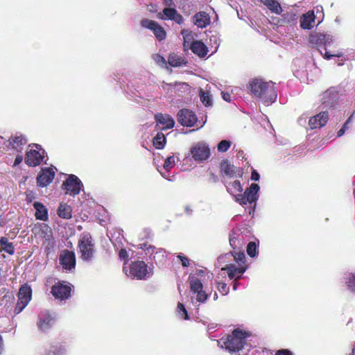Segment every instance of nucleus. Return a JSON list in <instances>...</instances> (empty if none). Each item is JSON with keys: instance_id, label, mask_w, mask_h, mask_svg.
Instances as JSON below:
<instances>
[{"instance_id": "obj_57", "label": "nucleus", "mask_w": 355, "mask_h": 355, "mask_svg": "<svg viewBox=\"0 0 355 355\" xmlns=\"http://www.w3.org/2000/svg\"><path fill=\"white\" fill-rule=\"evenodd\" d=\"M275 355H293V354L290 350L284 349L277 350Z\"/></svg>"}, {"instance_id": "obj_56", "label": "nucleus", "mask_w": 355, "mask_h": 355, "mask_svg": "<svg viewBox=\"0 0 355 355\" xmlns=\"http://www.w3.org/2000/svg\"><path fill=\"white\" fill-rule=\"evenodd\" d=\"M119 256L121 259L125 260L128 257L127 250L125 249H121L119 252Z\"/></svg>"}, {"instance_id": "obj_41", "label": "nucleus", "mask_w": 355, "mask_h": 355, "mask_svg": "<svg viewBox=\"0 0 355 355\" xmlns=\"http://www.w3.org/2000/svg\"><path fill=\"white\" fill-rule=\"evenodd\" d=\"M195 294L196 295V297H191V302L195 306L197 303H205L209 297V295L203 289L196 292Z\"/></svg>"}, {"instance_id": "obj_18", "label": "nucleus", "mask_w": 355, "mask_h": 355, "mask_svg": "<svg viewBox=\"0 0 355 355\" xmlns=\"http://www.w3.org/2000/svg\"><path fill=\"white\" fill-rule=\"evenodd\" d=\"M55 171L52 168H42L37 178V184L39 187H44L49 185L53 180Z\"/></svg>"}, {"instance_id": "obj_52", "label": "nucleus", "mask_w": 355, "mask_h": 355, "mask_svg": "<svg viewBox=\"0 0 355 355\" xmlns=\"http://www.w3.org/2000/svg\"><path fill=\"white\" fill-rule=\"evenodd\" d=\"M178 258L180 259L183 267H188L189 266V259L183 254H178Z\"/></svg>"}, {"instance_id": "obj_43", "label": "nucleus", "mask_w": 355, "mask_h": 355, "mask_svg": "<svg viewBox=\"0 0 355 355\" xmlns=\"http://www.w3.org/2000/svg\"><path fill=\"white\" fill-rule=\"evenodd\" d=\"M232 142L229 140H222L217 145V150L220 153H225L230 148Z\"/></svg>"}, {"instance_id": "obj_49", "label": "nucleus", "mask_w": 355, "mask_h": 355, "mask_svg": "<svg viewBox=\"0 0 355 355\" xmlns=\"http://www.w3.org/2000/svg\"><path fill=\"white\" fill-rule=\"evenodd\" d=\"M162 89L166 92V94L172 96L173 94V84L166 83L163 82L162 84Z\"/></svg>"}, {"instance_id": "obj_24", "label": "nucleus", "mask_w": 355, "mask_h": 355, "mask_svg": "<svg viewBox=\"0 0 355 355\" xmlns=\"http://www.w3.org/2000/svg\"><path fill=\"white\" fill-rule=\"evenodd\" d=\"M10 145L17 152H21L27 143L26 138L22 135H16L9 139Z\"/></svg>"}, {"instance_id": "obj_2", "label": "nucleus", "mask_w": 355, "mask_h": 355, "mask_svg": "<svg viewBox=\"0 0 355 355\" xmlns=\"http://www.w3.org/2000/svg\"><path fill=\"white\" fill-rule=\"evenodd\" d=\"M252 94L268 105L274 103L277 96L275 83L272 81H264L261 78H254L250 83Z\"/></svg>"}, {"instance_id": "obj_62", "label": "nucleus", "mask_w": 355, "mask_h": 355, "mask_svg": "<svg viewBox=\"0 0 355 355\" xmlns=\"http://www.w3.org/2000/svg\"><path fill=\"white\" fill-rule=\"evenodd\" d=\"M163 1H164V4L166 6H168V8L174 5L173 0H163Z\"/></svg>"}, {"instance_id": "obj_47", "label": "nucleus", "mask_w": 355, "mask_h": 355, "mask_svg": "<svg viewBox=\"0 0 355 355\" xmlns=\"http://www.w3.org/2000/svg\"><path fill=\"white\" fill-rule=\"evenodd\" d=\"M218 291L223 295H227L229 293V287L227 284L223 282H218L216 283Z\"/></svg>"}, {"instance_id": "obj_54", "label": "nucleus", "mask_w": 355, "mask_h": 355, "mask_svg": "<svg viewBox=\"0 0 355 355\" xmlns=\"http://www.w3.org/2000/svg\"><path fill=\"white\" fill-rule=\"evenodd\" d=\"M42 232H45L46 240L50 239V238L52 236V233H51V230L49 228V227H48L47 225H45L43 227Z\"/></svg>"}, {"instance_id": "obj_35", "label": "nucleus", "mask_w": 355, "mask_h": 355, "mask_svg": "<svg viewBox=\"0 0 355 355\" xmlns=\"http://www.w3.org/2000/svg\"><path fill=\"white\" fill-rule=\"evenodd\" d=\"M67 349L62 345H56L51 346L49 349L46 350L42 355H66Z\"/></svg>"}, {"instance_id": "obj_36", "label": "nucleus", "mask_w": 355, "mask_h": 355, "mask_svg": "<svg viewBox=\"0 0 355 355\" xmlns=\"http://www.w3.org/2000/svg\"><path fill=\"white\" fill-rule=\"evenodd\" d=\"M181 34L183 37L184 42H183V46L184 50L189 49L190 47V45L193 42H194V35L193 33L189 31V30H182L181 31Z\"/></svg>"}, {"instance_id": "obj_16", "label": "nucleus", "mask_w": 355, "mask_h": 355, "mask_svg": "<svg viewBox=\"0 0 355 355\" xmlns=\"http://www.w3.org/2000/svg\"><path fill=\"white\" fill-rule=\"evenodd\" d=\"M220 169L225 175L230 178H241L243 174V171L241 168L235 166L227 159L223 160L220 163Z\"/></svg>"}, {"instance_id": "obj_55", "label": "nucleus", "mask_w": 355, "mask_h": 355, "mask_svg": "<svg viewBox=\"0 0 355 355\" xmlns=\"http://www.w3.org/2000/svg\"><path fill=\"white\" fill-rule=\"evenodd\" d=\"M343 55V53L341 52L337 53L335 54H330L328 51H325V53L324 55V58L327 60H330L333 57H341Z\"/></svg>"}, {"instance_id": "obj_15", "label": "nucleus", "mask_w": 355, "mask_h": 355, "mask_svg": "<svg viewBox=\"0 0 355 355\" xmlns=\"http://www.w3.org/2000/svg\"><path fill=\"white\" fill-rule=\"evenodd\" d=\"M71 291V288L69 284L58 283L53 286L51 293L56 299L64 300L70 297Z\"/></svg>"}, {"instance_id": "obj_44", "label": "nucleus", "mask_w": 355, "mask_h": 355, "mask_svg": "<svg viewBox=\"0 0 355 355\" xmlns=\"http://www.w3.org/2000/svg\"><path fill=\"white\" fill-rule=\"evenodd\" d=\"M177 312L180 318L184 320H188L189 318L187 311L186 310L184 304L181 302H179L178 304Z\"/></svg>"}, {"instance_id": "obj_8", "label": "nucleus", "mask_w": 355, "mask_h": 355, "mask_svg": "<svg viewBox=\"0 0 355 355\" xmlns=\"http://www.w3.org/2000/svg\"><path fill=\"white\" fill-rule=\"evenodd\" d=\"M31 287L26 284L21 286L18 293V301L14 310L15 314L17 315L24 309L31 301Z\"/></svg>"}, {"instance_id": "obj_9", "label": "nucleus", "mask_w": 355, "mask_h": 355, "mask_svg": "<svg viewBox=\"0 0 355 355\" xmlns=\"http://www.w3.org/2000/svg\"><path fill=\"white\" fill-rule=\"evenodd\" d=\"M189 153L192 158L198 162H202L210 156V149L205 142H198L194 144L191 148Z\"/></svg>"}, {"instance_id": "obj_5", "label": "nucleus", "mask_w": 355, "mask_h": 355, "mask_svg": "<svg viewBox=\"0 0 355 355\" xmlns=\"http://www.w3.org/2000/svg\"><path fill=\"white\" fill-rule=\"evenodd\" d=\"M45 150L38 144L29 145L26 150L24 161L30 166L40 165L46 156Z\"/></svg>"}, {"instance_id": "obj_6", "label": "nucleus", "mask_w": 355, "mask_h": 355, "mask_svg": "<svg viewBox=\"0 0 355 355\" xmlns=\"http://www.w3.org/2000/svg\"><path fill=\"white\" fill-rule=\"evenodd\" d=\"M260 187L259 184L252 183L250 186L247 188L244 193L239 194L236 196V202L239 203L241 205H245L248 203L253 205V210L256 207L257 201L259 199V191Z\"/></svg>"}, {"instance_id": "obj_14", "label": "nucleus", "mask_w": 355, "mask_h": 355, "mask_svg": "<svg viewBox=\"0 0 355 355\" xmlns=\"http://www.w3.org/2000/svg\"><path fill=\"white\" fill-rule=\"evenodd\" d=\"M157 17L162 20H172L178 24L184 22L182 16L173 8H165L162 12L157 14Z\"/></svg>"}, {"instance_id": "obj_60", "label": "nucleus", "mask_w": 355, "mask_h": 355, "mask_svg": "<svg viewBox=\"0 0 355 355\" xmlns=\"http://www.w3.org/2000/svg\"><path fill=\"white\" fill-rule=\"evenodd\" d=\"M22 160H23V156L21 155H17V157L15 159L14 165L17 166V165L19 164L22 162Z\"/></svg>"}, {"instance_id": "obj_17", "label": "nucleus", "mask_w": 355, "mask_h": 355, "mask_svg": "<svg viewBox=\"0 0 355 355\" xmlns=\"http://www.w3.org/2000/svg\"><path fill=\"white\" fill-rule=\"evenodd\" d=\"M55 319L47 311H42L38 315L37 327L42 331H48L54 324Z\"/></svg>"}, {"instance_id": "obj_37", "label": "nucleus", "mask_w": 355, "mask_h": 355, "mask_svg": "<svg viewBox=\"0 0 355 355\" xmlns=\"http://www.w3.org/2000/svg\"><path fill=\"white\" fill-rule=\"evenodd\" d=\"M345 283L349 291L355 293V272H347L344 276Z\"/></svg>"}, {"instance_id": "obj_42", "label": "nucleus", "mask_w": 355, "mask_h": 355, "mask_svg": "<svg viewBox=\"0 0 355 355\" xmlns=\"http://www.w3.org/2000/svg\"><path fill=\"white\" fill-rule=\"evenodd\" d=\"M183 59L176 55V54H171L168 57V62L172 67H180L183 64Z\"/></svg>"}, {"instance_id": "obj_19", "label": "nucleus", "mask_w": 355, "mask_h": 355, "mask_svg": "<svg viewBox=\"0 0 355 355\" xmlns=\"http://www.w3.org/2000/svg\"><path fill=\"white\" fill-rule=\"evenodd\" d=\"M155 119L157 125L159 126V128L162 130L171 129L175 125L173 119L168 114L159 113L155 116Z\"/></svg>"}, {"instance_id": "obj_7", "label": "nucleus", "mask_w": 355, "mask_h": 355, "mask_svg": "<svg viewBox=\"0 0 355 355\" xmlns=\"http://www.w3.org/2000/svg\"><path fill=\"white\" fill-rule=\"evenodd\" d=\"M138 248L144 250L146 254L153 259L157 264H164L167 259V252L164 249L157 248L146 242L139 243Z\"/></svg>"}, {"instance_id": "obj_3", "label": "nucleus", "mask_w": 355, "mask_h": 355, "mask_svg": "<svg viewBox=\"0 0 355 355\" xmlns=\"http://www.w3.org/2000/svg\"><path fill=\"white\" fill-rule=\"evenodd\" d=\"M78 249L80 258L84 261L90 262L93 260L96 250L94 241L89 233L81 234L78 241Z\"/></svg>"}, {"instance_id": "obj_53", "label": "nucleus", "mask_w": 355, "mask_h": 355, "mask_svg": "<svg viewBox=\"0 0 355 355\" xmlns=\"http://www.w3.org/2000/svg\"><path fill=\"white\" fill-rule=\"evenodd\" d=\"M152 236L151 231L149 229H144L140 234L141 239H150Z\"/></svg>"}, {"instance_id": "obj_21", "label": "nucleus", "mask_w": 355, "mask_h": 355, "mask_svg": "<svg viewBox=\"0 0 355 355\" xmlns=\"http://www.w3.org/2000/svg\"><path fill=\"white\" fill-rule=\"evenodd\" d=\"M328 119V113L327 112H322L309 119V125L311 129L320 128L327 123Z\"/></svg>"}, {"instance_id": "obj_58", "label": "nucleus", "mask_w": 355, "mask_h": 355, "mask_svg": "<svg viewBox=\"0 0 355 355\" xmlns=\"http://www.w3.org/2000/svg\"><path fill=\"white\" fill-rule=\"evenodd\" d=\"M260 175L259 173L257 171L253 170L251 174V180L254 181H258Z\"/></svg>"}, {"instance_id": "obj_50", "label": "nucleus", "mask_w": 355, "mask_h": 355, "mask_svg": "<svg viewBox=\"0 0 355 355\" xmlns=\"http://www.w3.org/2000/svg\"><path fill=\"white\" fill-rule=\"evenodd\" d=\"M322 44H323L325 48L330 46L331 44L333 42V38L330 35H324L322 34Z\"/></svg>"}, {"instance_id": "obj_34", "label": "nucleus", "mask_w": 355, "mask_h": 355, "mask_svg": "<svg viewBox=\"0 0 355 355\" xmlns=\"http://www.w3.org/2000/svg\"><path fill=\"white\" fill-rule=\"evenodd\" d=\"M262 3L267 6V8L272 12L280 15L282 12L281 5L276 0H259Z\"/></svg>"}, {"instance_id": "obj_46", "label": "nucleus", "mask_w": 355, "mask_h": 355, "mask_svg": "<svg viewBox=\"0 0 355 355\" xmlns=\"http://www.w3.org/2000/svg\"><path fill=\"white\" fill-rule=\"evenodd\" d=\"M247 253L251 257H254L257 254V245L254 242H250L247 245Z\"/></svg>"}, {"instance_id": "obj_11", "label": "nucleus", "mask_w": 355, "mask_h": 355, "mask_svg": "<svg viewBox=\"0 0 355 355\" xmlns=\"http://www.w3.org/2000/svg\"><path fill=\"white\" fill-rule=\"evenodd\" d=\"M59 261L64 270L71 271L75 268L76 263L75 253L68 250L61 251Z\"/></svg>"}, {"instance_id": "obj_10", "label": "nucleus", "mask_w": 355, "mask_h": 355, "mask_svg": "<svg viewBox=\"0 0 355 355\" xmlns=\"http://www.w3.org/2000/svg\"><path fill=\"white\" fill-rule=\"evenodd\" d=\"M62 187L66 190V193L74 196L80 193L83 184L75 175H70L64 182Z\"/></svg>"}, {"instance_id": "obj_64", "label": "nucleus", "mask_w": 355, "mask_h": 355, "mask_svg": "<svg viewBox=\"0 0 355 355\" xmlns=\"http://www.w3.org/2000/svg\"><path fill=\"white\" fill-rule=\"evenodd\" d=\"M196 277L198 276H204L205 275V271L203 270H198L196 271V273L194 274Z\"/></svg>"}, {"instance_id": "obj_59", "label": "nucleus", "mask_w": 355, "mask_h": 355, "mask_svg": "<svg viewBox=\"0 0 355 355\" xmlns=\"http://www.w3.org/2000/svg\"><path fill=\"white\" fill-rule=\"evenodd\" d=\"M221 94H222V98L224 101H225L227 102L231 101V95L229 93L222 92Z\"/></svg>"}, {"instance_id": "obj_38", "label": "nucleus", "mask_w": 355, "mask_h": 355, "mask_svg": "<svg viewBox=\"0 0 355 355\" xmlns=\"http://www.w3.org/2000/svg\"><path fill=\"white\" fill-rule=\"evenodd\" d=\"M58 214L60 218L69 219L71 218V207L66 204H60L58 209Z\"/></svg>"}, {"instance_id": "obj_48", "label": "nucleus", "mask_w": 355, "mask_h": 355, "mask_svg": "<svg viewBox=\"0 0 355 355\" xmlns=\"http://www.w3.org/2000/svg\"><path fill=\"white\" fill-rule=\"evenodd\" d=\"M322 34H312L309 37V42L311 44L322 45Z\"/></svg>"}, {"instance_id": "obj_25", "label": "nucleus", "mask_w": 355, "mask_h": 355, "mask_svg": "<svg viewBox=\"0 0 355 355\" xmlns=\"http://www.w3.org/2000/svg\"><path fill=\"white\" fill-rule=\"evenodd\" d=\"M243 235L240 233L233 231L230 235V245L232 248V251H236L243 248L244 242Z\"/></svg>"}, {"instance_id": "obj_20", "label": "nucleus", "mask_w": 355, "mask_h": 355, "mask_svg": "<svg viewBox=\"0 0 355 355\" xmlns=\"http://www.w3.org/2000/svg\"><path fill=\"white\" fill-rule=\"evenodd\" d=\"M338 91L335 87L326 90L321 96V101L325 107H331L338 99Z\"/></svg>"}, {"instance_id": "obj_23", "label": "nucleus", "mask_w": 355, "mask_h": 355, "mask_svg": "<svg viewBox=\"0 0 355 355\" xmlns=\"http://www.w3.org/2000/svg\"><path fill=\"white\" fill-rule=\"evenodd\" d=\"M232 256L235 261L238 263V266H245V255L243 252V248L236 251H232L230 253H227L218 257V261H223V259L227 257Z\"/></svg>"}, {"instance_id": "obj_28", "label": "nucleus", "mask_w": 355, "mask_h": 355, "mask_svg": "<svg viewBox=\"0 0 355 355\" xmlns=\"http://www.w3.org/2000/svg\"><path fill=\"white\" fill-rule=\"evenodd\" d=\"M179 161L178 157H175L174 155L168 156L164 161L163 168L165 170V172L160 171V174L162 176L169 180L172 181L173 179L169 178L168 175V173L174 167L175 163Z\"/></svg>"}, {"instance_id": "obj_12", "label": "nucleus", "mask_w": 355, "mask_h": 355, "mask_svg": "<svg viewBox=\"0 0 355 355\" xmlns=\"http://www.w3.org/2000/svg\"><path fill=\"white\" fill-rule=\"evenodd\" d=\"M178 121L183 126L193 127L197 125L196 115L188 109H182L178 113Z\"/></svg>"}, {"instance_id": "obj_63", "label": "nucleus", "mask_w": 355, "mask_h": 355, "mask_svg": "<svg viewBox=\"0 0 355 355\" xmlns=\"http://www.w3.org/2000/svg\"><path fill=\"white\" fill-rule=\"evenodd\" d=\"M345 130L346 129L345 128V127H342L337 132V137H342L345 132Z\"/></svg>"}, {"instance_id": "obj_31", "label": "nucleus", "mask_w": 355, "mask_h": 355, "mask_svg": "<svg viewBox=\"0 0 355 355\" xmlns=\"http://www.w3.org/2000/svg\"><path fill=\"white\" fill-rule=\"evenodd\" d=\"M188 282L190 285L191 291L193 293H196L203 289L202 281L195 275H190L188 278Z\"/></svg>"}, {"instance_id": "obj_32", "label": "nucleus", "mask_w": 355, "mask_h": 355, "mask_svg": "<svg viewBox=\"0 0 355 355\" xmlns=\"http://www.w3.org/2000/svg\"><path fill=\"white\" fill-rule=\"evenodd\" d=\"M227 191L229 193L234 196L236 200V196L242 194L243 187L240 181L235 180L226 186Z\"/></svg>"}, {"instance_id": "obj_45", "label": "nucleus", "mask_w": 355, "mask_h": 355, "mask_svg": "<svg viewBox=\"0 0 355 355\" xmlns=\"http://www.w3.org/2000/svg\"><path fill=\"white\" fill-rule=\"evenodd\" d=\"M189 85L185 83H175L173 84V93H178L181 91L188 90Z\"/></svg>"}, {"instance_id": "obj_51", "label": "nucleus", "mask_w": 355, "mask_h": 355, "mask_svg": "<svg viewBox=\"0 0 355 355\" xmlns=\"http://www.w3.org/2000/svg\"><path fill=\"white\" fill-rule=\"evenodd\" d=\"M153 60H155V62L159 64V65H161V66H164L166 64V60L165 58L159 55V54H155L153 55Z\"/></svg>"}, {"instance_id": "obj_22", "label": "nucleus", "mask_w": 355, "mask_h": 355, "mask_svg": "<svg viewBox=\"0 0 355 355\" xmlns=\"http://www.w3.org/2000/svg\"><path fill=\"white\" fill-rule=\"evenodd\" d=\"M247 267L245 266H241V267H239L234 264H228L225 268H222V270H227L228 277L230 279H235V280L241 279Z\"/></svg>"}, {"instance_id": "obj_40", "label": "nucleus", "mask_w": 355, "mask_h": 355, "mask_svg": "<svg viewBox=\"0 0 355 355\" xmlns=\"http://www.w3.org/2000/svg\"><path fill=\"white\" fill-rule=\"evenodd\" d=\"M166 144V138L161 132H157L153 139V146L157 149H162Z\"/></svg>"}, {"instance_id": "obj_26", "label": "nucleus", "mask_w": 355, "mask_h": 355, "mask_svg": "<svg viewBox=\"0 0 355 355\" xmlns=\"http://www.w3.org/2000/svg\"><path fill=\"white\" fill-rule=\"evenodd\" d=\"M189 49H191L194 54L197 55L200 58L205 57L208 53V48L207 46L202 41L199 40L194 41V42L190 45Z\"/></svg>"}, {"instance_id": "obj_39", "label": "nucleus", "mask_w": 355, "mask_h": 355, "mask_svg": "<svg viewBox=\"0 0 355 355\" xmlns=\"http://www.w3.org/2000/svg\"><path fill=\"white\" fill-rule=\"evenodd\" d=\"M0 245L3 250L8 253L9 254H13L15 253V247L12 243L8 241L6 237H1L0 239Z\"/></svg>"}, {"instance_id": "obj_4", "label": "nucleus", "mask_w": 355, "mask_h": 355, "mask_svg": "<svg viewBox=\"0 0 355 355\" xmlns=\"http://www.w3.org/2000/svg\"><path fill=\"white\" fill-rule=\"evenodd\" d=\"M123 270L128 277L137 279H146L153 275V270L144 261H132L129 266V270L126 266H123Z\"/></svg>"}, {"instance_id": "obj_61", "label": "nucleus", "mask_w": 355, "mask_h": 355, "mask_svg": "<svg viewBox=\"0 0 355 355\" xmlns=\"http://www.w3.org/2000/svg\"><path fill=\"white\" fill-rule=\"evenodd\" d=\"M210 41L214 42V44L216 45V47H215V51H216V50H217V49H218V47L219 46V42L218 41L217 37L216 36H211L210 37Z\"/></svg>"}, {"instance_id": "obj_33", "label": "nucleus", "mask_w": 355, "mask_h": 355, "mask_svg": "<svg viewBox=\"0 0 355 355\" xmlns=\"http://www.w3.org/2000/svg\"><path fill=\"white\" fill-rule=\"evenodd\" d=\"M210 87L208 85L205 89H200L199 92V96L201 102L206 106H211L212 105V96L210 94Z\"/></svg>"}, {"instance_id": "obj_27", "label": "nucleus", "mask_w": 355, "mask_h": 355, "mask_svg": "<svg viewBox=\"0 0 355 355\" xmlns=\"http://www.w3.org/2000/svg\"><path fill=\"white\" fill-rule=\"evenodd\" d=\"M315 23V15L313 11H309L300 18V27L303 29L310 30Z\"/></svg>"}, {"instance_id": "obj_29", "label": "nucleus", "mask_w": 355, "mask_h": 355, "mask_svg": "<svg viewBox=\"0 0 355 355\" xmlns=\"http://www.w3.org/2000/svg\"><path fill=\"white\" fill-rule=\"evenodd\" d=\"M33 205L35 209V216L36 219L46 221L49 219V215L46 207L40 202H35Z\"/></svg>"}, {"instance_id": "obj_1", "label": "nucleus", "mask_w": 355, "mask_h": 355, "mask_svg": "<svg viewBox=\"0 0 355 355\" xmlns=\"http://www.w3.org/2000/svg\"><path fill=\"white\" fill-rule=\"evenodd\" d=\"M250 336L249 331L237 328L227 337L217 340L218 345L230 353L236 352L239 355H248L252 347L248 340Z\"/></svg>"}, {"instance_id": "obj_13", "label": "nucleus", "mask_w": 355, "mask_h": 355, "mask_svg": "<svg viewBox=\"0 0 355 355\" xmlns=\"http://www.w3.org/2000/svg\"><path fill=\"white\" fill-rule=\"evenodd\" d=\"M141 26L153 31L158 40L161 41L166 38V34L164 29L157 21L148 19H144L141 21Z\"/></svg>"}, {"instance_id": "obj_30", "label": "nucleus", "mask_w": 355, "mask_h": 355, "mask_svg": "<svg viewBox=\"0 0 355 355\" xmlns=\"http://www.w3.org/2000/svg\"><path fill=\"white\" fill-rule=\"evenodd\" d=\"M193 23L199 28H205L210 23L209 16L205 12H199L194 15Z\"/></svg>"}]
</instances>
